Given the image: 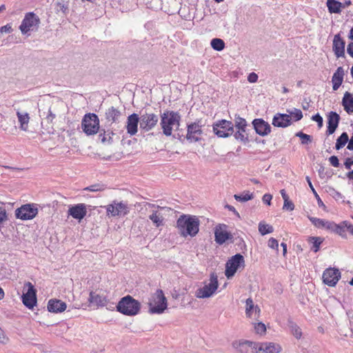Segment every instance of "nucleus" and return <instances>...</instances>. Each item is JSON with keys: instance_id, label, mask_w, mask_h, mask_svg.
Segmentation results:
<instances>
[{"instance_id": "obj_20", "label": "nucleus", "mask_w": 353, "mask_h": 353, "mask_svg": "<svg viewBox=\"0 0 353 353\" xmlns=\"http://www.w3.org/2000/svg\"><path fill=\"white\" fill-rule=\"evenodd\" d=\"M258 353H279L282 348L279 344L272 342H258Z\"/></svg>"}, {"instance_id": "obj_46", "label": "nucleus", "mask_w": 353, "mask_h": 353, "mask_svg": "<svg viewBox=\"0 0 353 353\" xmlns=\"http://www.w3.org/2000/svg\"><path fill=\"white\" fill-rule=\"evenodd\" d=\"M255 331L257 334H262L265 332L266 327L264 323H258L254 325Z\"/></svg>"}, {"instance_id": "obj_44", "label": "nucleus", "mask_w": 353, "mask_h": 353, "mask_svg": "<svg viewBox=\"0 0 353 353\" xmlns=\"http://www.w3.org/2000/svg\"><path fill=\"white\" fill-rule=\"evenodd\" d=\"M308 219L317 228H323L325 219H321L311 216H307Z\"/></svg>"}, {"instance_id": "obj_3", "label": "nucleus", "mask_w": 353, "mask_h": 353, "mask_svg": "<svg viewBox=\"0 0 353 353\" xmlns=\"http://www.w3.org/2000/svg\"><path fill=\"white\" fill-rule=\"evenodd\" d=\"M81 128L87 135H93L99 130V119L94 113L84 115L81 121Z\"/></svg>"}, {"instance_id": "obj_19", "label": "nucleus", "mask_w": 353, "mask_h": 353, "mask_svg": "<svg viewBox=\"0 0 353 353\" xmlns=\"http://www.w3.org/2000/svg\"><path fill=\"white\" fill-rule=\"evenodd\" d=\"M68 213L72 218L81 221L87 214L86 205L85 203L71 205L68 209Z\"/></svg>"}, {"instance_id": "obj_31", "label": "nucleus", "mask_w": 353, "mask_h": 353, "mask_svg": "<svg viewBox=\"0 0 353 353\" xmlns=\"http://www.w3.org/2000/svg\"><path fill=\"white\" fill-rule=\"evenodd\" d=\"M246 129L247 128H239L236 129V131L234 130V133L232 134L234 135V139L243 143H248L250 139L248 134L246 132Z\"/></svg>"}, {"instance_id": "obj_45", "label": "nucleus", "mask_w": 353, "mask_h": 353, "mask_svg": "<svg viewBox=\"0 0 353 353\" xmlns=\"http://www.w3.org/2000/svg\"><path fill=\"white\" fill-rule=\"evenodd\" d=\"M290 114V116L292 117L295 121L301 120L303 117L302 112L299 109L294 108Z\"/></svg>"}, {"instance_id": "obj_47", "label": "nucleus", "mask_w": 353, "mask_h": 353, "mask_svg": "<svg viewBox=\"0 0 353 353\" xmlns=\"http://www.w3.org/2000/svg\"><path fill=\"white\" fill-rule=\"evenodd\" d=\"M291 330H292V332L294 334V336L296 338V339H300L302 336V332H301V329L299 328V326H297L296 325H292L291 326Z\"/></svg>"}, {"instance_id": "obj_16", "label": "nucleus", "mask_w": 353, "mask_h": 353, "mask_svg": "<svg viewBox=\"0 0 353 353\" xmlns=\"http://www.w3.org/2000/svg\"><path fill=\"white\" fill-rule=\"evenodd\" d=\"M214 236L215 241L219 245H222L227 240L231 239L232 238L231 233L227 231V225L225 224H220L216 226L214 230Z\"/></svg>"}, {"instance_id": "obj_25", "label": "nucleus", "mask_w": 353, "mask_h": 353, "mask_svg": "<svg viewBox=\"0 0 353 353\" xmlns=\"http://www.w3.org/2000/svg\"><path fill=\"white\" fill-rule=\"evenodd\" d=\"M66 303L58 299H50L48 303V310L50 312H62L66 310Z\"/></svg>"}, {"instance_id": "obj_43", "label": "nucleus", "mask_w": 353, "mask_h": 353, "mask_svg": "<svg viewBox=\"0 0 353 353\" xmlns=\"http://www.w3.org/2000/svg\"><path fill=\"white\" fill-rule=\"evenodd\" d=\"M296 136L299 137L302 144H308L312 142V137L310 135L305 134L302 132H299L296 134Z\"/></svg>"}, {"instance_id": "obj_10", "label": "nucleus", "mask_w": 353, "mask_h": 353, "mask_svg": "<svg viewBox=\"0 0 353 353\" xmlns=\"http://www.w3.org/2000/svg\"><path fill=\"white\" fill-rule=\"evenodd\" d=\"M39 23V17L33 12H28L23 19L19 29L22 34H26L37 28Z\"/></svg>"}, {"instance_id": "obj_35", "label": "nucleus", "mask_w": 353, "mask_h": 353, "mask_svg": "<svg viewBox=\"0 0 353 353\" xmlns=\"http://www.w3.org/2000/svg\"><path fill=\"white\" fill-rule=\"evenodd\" d=\"M234 199L239 202H246L254 198L253 193L249 191H244L240 194H234Z\"/></svg>"}, {"instance_id": "obj_62", "label": "nucleus", "mask_w": 353, "mask_h": 353, "mask_svg": "<svg viewBox=\"0 0 353 353\" xmlns=\"http://www.w3.org/2000/svg\"><path fill=\"white\" fill-rule=\"evenodd\" d=\"M225 208H228L230 211L232 212L239 218H240V215H239V212L236 210V209L234 206L230 205H226Z\"/></svg>"}, {"instance_id": "obj_27", "label": "nucleus", "mask_w": 353, "mask_h": 353, "mask_svg": "<svg viewBox=\"0 0 353 353\" xmlns=\"http://www.w3.org/2000/svg\"><path fill=\"white\" fill-rule=\"evenodd\" d=\"M88 301L90 304L98 307L104 306L108 302L105 296L92 291L90 293Z\"/></svg>"}, {"instance_id": "obj_52", "label": "nucleus", "mask_w": 353, "mask_h": 353, "mask_svg": "<svg viewBox=\"0 0 353 353\" xmlns=\"http://www.w3.org/2000/svg\"><path fill=\"white\" fill-rule=\"evenodd\" d=\"M268 246L272 249H279V242L274 238H270L268 241Z\"/></svg>"}, {"instance_id": "obj_11", "label": "nucleus", "mask_w": 353, "mask_h": 353, "mask_svg": "<svg viewBox=\"0 0 353 353\" xmlns=\"http://www.w3.org/2000/svg\"><path fill=\"white\" fill-rule=\"evenodd\" d=\"M200 121H196L188 125L186 139L188 141L193 143L201 140L203 134Z\"/></svg>"}, {"instance_id": "obj_40", "label": "nucleus", "mask_w": 353, "mask_h": 353, "mask_svg": "<svg viewBox=\"0 0 353 353\" xmlns=\"http://www.w3.org/2000/svg\"><path fill=\"white\" fill-rule=\"evenodd\" d=\"M234 127H235L236 129L247 128L248 123L245 119L241 117L239 115L235 114Z\"/></svg>"}, {"instance_id": "obj_7", "label": "nucleus", "mask_w": 353, "mask_h": 353, "mask_svg": "<svg viewBox=\"0 0 353 353\" xmlns=\"http://www.w3.org/2000/svg\"><path fill=\"white\" fill-rule=\"evenodd\" d=\"M213 132L219 137L227 138L234 133V123L225 119L219 120L213 125Z\"/></svg>"}, {"instance_id": "obj_21", "label": "nucleus", "mask_w": 353, "mask_h": 353, "mask_svg": "<svg viewBox=\"0 0 353 353\" xmlns=\"http://www.w3.org/2000/svg\"><path fill=\"white\" fill-rule=\"evenodd\" d=\"M345 42L341 38L340 34L334 36L333 39V51L337 58L344 57Z\"/></svg>"}, {"instance_id": "obj_48", "label": "nucleus", "mask_w": 353, "mask_h": 353, "mask_svg": "<svg viewBox=\"0 0 353 353\" xmlns=\"http://www.w3.org/2000/svg\"><path fill=\"white\" fill-rule=\"evenodd\" d=\"M335 225H336V223L334 221L325 220L324 223H323V228L332 232L334 230V228L335 227Z\"/></svg>"}, {"instance_id": "obj_42", "label": "nucleus", "mask_w": 353, "mask_h": 353, "mask_svg": "<svg viewBox=\"0 0 353 353\" xmlns=\"http://www.w3.org/2000/svg\"><path fill=\"white\" fill-rule=\"evenodd\" d=\"M306 180H307V182L310 188V189L312 190V192L314 194L316 199H317V203H318V205L319 207H323L325 208V205L323 203V202L322 201V200L320 199L319 196L318 195V194L316 193L315 189L313 187V185L310 181V179L309 176H306Z\"/></svg>"}, {"instance_id": "obj_17", "label": "nucleus", "mask_w": 353, "mask_h": 353, "mask_svg": "<svg viewBox=\"0 0 353 353\" xmlns=\"http://www.w3.org/2000/svg\"><path fill=\"white\" fill-rule=\"evenodd\" d=\"M106 210L108 214H110L112 216H124L128 212L127 205L122 202H114L112 204L108 205L106 208Z\"/></svg>"}, {"instance_id": "obj_38", "label": "nucleus", "mask_w": 353, "mask_h": 353, "mask_svg": "<svg viewBox=\"0 0 353 353\" xmlns=\"http://www.w3.org/2000/svg\"><path fill=\"white\" fill-rule=\"evenodd\" d=\"M153 206V205H151L145 201H137L136 203L134 204V209L140 212L142 214H145V212L148 210V208Z\"/></svg>"}, {"instance_id": "obj_13", "label": "nucleus", "mask_w": 353, "mask_h": 353, "mask_svg": "<svg viewBox=\"0 0 353 353\" xmlns=\"http://www.w3.org/2000/svg\"><path fill=\"white\" fill-rule=\"evenodd\" d=\"M340 278L341 272L339 270L332 268H327L322 276L323 283L330 287L335 286Z\"/></svg>"}, {"instance_id": "obj_64", "label": "nucleus", "mask_w": 353, "mask_h": 353, "mask_svg": "<svg viewBox=\"0 0 353 353\" xmlns=\"http://www.w3.org/2000/svg\"><path fill=\"white\" fill-rule=\"evenodd\" d=\"M348 141L349 142H348L347 148L350 150H353V133H352V136L351 139Z\"/></svg>"}, {"instance_id": "obj_2", "label": "nucleus", "mask_w": 353, "mask_h": 353, "mask_svg": "<svg viewBox=\"0 0 353 353\" xmlns=\"http://www.w3.org/2000/svg\"><path fill=\"white\" fill-rule=\"evenodd\" d=\"M181 116L178 112L174 111H165L161 115V125L163 134L165 136H170L172 130L179 128L180 125Z\"/></svg>"}, {"instance_id": "obj_15", "label": "nucleus", "mask_w": 353, "mask_h": 353, "mask_svg": "<svg viewBox=\"0 0 353 353\" xmlns=\"http://www.w3.org/2000/svg\"><path fill=\"white\" fill-rule=\"evenodd\" d=\"M117 309L123 314L132 316V296L127 295L123 297L118 303Z\"/></svg>"}, {"instance_id": "obj_54", "label": "nucleus", "mask_w": 353, "mask_h": 353, "mask_svg": "<svg viewBox=\"0 0 353 353\" xmlns=\"http://www.w3.org/2000/svg\"><path fill=\"white\" fill-rule=\"evenodd\" d=\"M329 161L332 166L335 168H338L339 166V161L337 157L332 156L330 157Z\"/></svg>"}, {"instance_id": "obj_53", "label": "nucleus", "mask_w": 353, "mask_h": 353, "mask_svg": "<svg viewBox=\"0 0 353 353\" xmlns=\"http://www.w3.org/2000/svg\"><path fill=\"white\" fill-rule=\"evenodd\" d=\"M128 133L132 135V114H130L128 117V125H127Z\"/></svg>"}, {"instance_id": "obj_23", "label": "nucleus", "mask_w": 353, "mask_h": 353, "mask_svg": "<svg viewBox=\"0 0 353 353\" xmlns=\"http://www.w3.org/2000/svg\"><path fill=\"white\" fill-rule=\"evenodd\" d=\"M261 310L258 305L254 304L252 298H248L245 301V314L250 319H256L259 318Z\"/></svg>"}, {"instance_id": "obj_12", "label": "nucleus", "mask_w": 353, "mask_h": 353, "mask_svg": "<svg viewBox=\"0 0 353 353\" xmlns=\"http://www.w3.org/2000/svg\"><path fill=\"white\" fill-rule=\"evenodd\" d=\"M158 121V116L153 113L141 114L139 117L140 128L146 132L149 131L155 127Z\"/></svg>"}, {"instance_id": "obj_34", "label": "nucleus", "mask_w": 353, "mask_h": 353, "mask_svg": "<svg viewBox=\"0 0 353 353\" xmlns=\"http://www.w3.org/2000/svg\"><path fill=\"white\" fill-rule=\"evenodd\" d=\"M149 219L152 221L156 227H159L163 224V216L157 211H153L149 216Z\"/></svg>"}, {"instance_id": "obj_26", "label": "nucleus", "mask_w": 353, "mask_h": 353, "mask_svg": "<svg viewBox=\"0 0 353 353\" xmlns=\"http://www.w3.org/2000/svg\"><path fill=\"white\" fill-rule=\"evenodd\" d=\"M344 76V70L342 67H339L336 72L334 73L332 82V88L334 90H337L343 81Z\"/></svg>"}, {"instance_id": "obj_37", "label": "nucleus", "mask_w": 353, "mask_h": 353, "mask_svg": "<svg viewBox=\"0 0 353 353\" xmlns=\"http://www.w3.org/2000/svg\"><path fill=\"white\" fill-rule=\"evenodd\" d=\"M259 231L261 235H265L268 234L272 233L274 228L272 225L265 223L263 221H261L259 223Z\"/></svg>"}, {"instance_id": "obj_50", "label": "nucleus", "mask_w": 353, "mask_h": 353, "mask_svg": "<svg viewBox=\"0 0 353 353\" xmlns=\"http://www.w3.org/2000/svg\"><path fill=\"white\" fill-rule=\"evenodd\" d=\"M283 209L289 211H292L294 209V205L292 203V201H290V199H288L284 201Z\"/></svg>"}, {"instance_id": "obj_14", "label": "nucleus", "mask_w": 353, "mask_h": 353, "mask_svg": "<svg viewBox=\"0 0 353 353\" xmlns=\"http://www.w3.org/2000/svg\"><path fill=\"white\" fill-rule=\"evenodd\" d=\"M234 347L241 353H258V342L241 341L233 343Z\"/></svg>"}, {"instance_id": "obj_36", "label": "nucleus", "mask_w": 353, "mask_h": 353, "mask_svg": "<svg viewBox=\"0 0 353 353\" xmlns=\"http://www.w3.org/2000/svg\"><path fill=\"white\" fill-rule=\"evenodd\" d=\"M349 137L346 132H343L341 136L336 139L335 148L339 150L345 145L348 142Z\"/></svg>"}, {"instance_id": "obj_29", "label": "nucleus", "mask_w": 353, "mask_h": 353, "mask_svg": "<svg viewBox=\"0 0 353 353\" xmlns=\"http://www.w3.org/2000/svg\"><path fill=\"white\" fill-rule=\"evenodd\" d=\"M17 116L18 118V121L20 124V129L23 131H27L28 128V123L30 121V117L28 113L27 112H21L20 111H17Z\"/></svg>"}, {"instance_id": "obj_41", "label": "nucleus", "mask_w": 353, "mask_h": 353, "mask_svg": "<svg viewBox=\"0 0 353 353\" xmlns=\"http://www.w3.org/2000/svg\"><path fill=\"white\" fill-rule=\"evenodd\" d=\"M309 242L312 243L313 244L311 250L314 252H317L320 249V245L322 243L323 240L321 237L310 236L309 238Z\"/></svg>"}, {"instance_id": "obj_30", "label": "nucleus", "mask_w": 353, "mask_h": 353, "mask_svg": "<svg viewBox=\"0 0 353 353\" xmlns=\"http://www.w3.org/2000/svg\"><path fill=\"white\" fill-rule=\"evenodd\" d=\"M347 227L348 221H343L339 224L336 223L332 232L337 234L343 239H347L346 231L347 230Z\"/></svg>"}, {"instance_id": "obj_58", "label": "nucleus", "mask_w": 353, "mask_h": 353, "mask_svg": "<svg viewBox=\"0 0 353 353\" xmlns=\"http://www.w3.org/2000/svg\"><path fill=\"white\" fill-rule=\"evenodd\" d=\"M258 80V75L254 72H251L248 77V81L250 83H255Z\"/></svg>"}, {"instance_id": "obj_49", "label": "nucleus", "mask_w": 353, "mask_h": 353, "mask_svg": "<svg viewBox=\"0 0 353 353\" xmlns=\"http://www.w3.org/2000/svg\"><path fill=\"white\" fill-rule=\"evenodd\" d=\"M103 189H104L103 188V185H100V184L92 185L85 188V190H88V191H90V192L101 191Z\"/></svg>"}, {"instance_id": "obj_55", "label": "nucleus", "mask_w": 353, "mask_h": 353, "mask_svg": "<svg viewBox=\"0 0 353 353\" xmlns=\"http://www.w3.org/2000/svg\"><path fill=\"white\" fill-rule=\"evenodd\" d=\"M139 123V117L134 113V135L137 132L138 123Z\"/></svg>"}, {"instance_id": "obj_9", "label": "nucleus", "mask_w": 353, "mask_h": 353, "mask_svg": "<svg viewBox=\"0 0 353 353\" xmlns=\"http://www.w3.org/2000/svg\"><path fill=\"white\" fill-rule=\"evenodd\" d=\"M23 290H26L22 295L23 303L29 309H32L37 303V291L30 282L24 284Z\"/></svg>"}, {"instance_id": "obj_8", "label": "nucleus", "mask_w": 353, "mask_h": 353, "mask_svg": "<svg viewBox=\"0 0 353 353\" xmlns=\"http://www.w3.org/2000/svg\"><path fill=\"white\" fill-rule=\"evenodd\" d=\"M38 214L37 205L28 203L22 205L15 210V216L17 219L26 221L34 219Z\"/></svg>"}, {"instance_id": "obj_33", "label": "nucleus", "mask_w": 353, "mask_h": 353, "mask_svg": "<svg viewBox=\"0 0 353 353\" xmlns=\"http://www.w3.org/2000/svg\"><path fill=\"white\" fill-rule=\"evenodd\" d=\"M120 112L114 107L108 108L105 112V119L108 122H115L120 117Z\"/></svg>"}, {"instance_id": "obj_63", "label": "nucleus", "mask_w": 353, "mask_h": 353, "mask_svg": "<svg viewBox=\"0 0 353 353\" xmlns=\"http://www.w3.org/2000/svg\"><path fill=\"white\" fill-rule=\"evenodd\" d=\"M139 307H140L139 303L137 301H136L135 299H134V315H135L138 312Z\"/></svg>"}, {"instance_id": "obj_59", "label": "nucleus", "mask_w": 353, "mask_h": 353, "mask_svg": "<svg viewBox=\"0 0 353 353\" xmlns=\"http://www.w3.org/2000/svg\"><path fill=\"white\" fill-rule=\"evenodd\" d=\"M272 199V196L270 194H265L263 196V201L264 203H266L268 204V205H270L271 204V200Z\"/></svg>"}, {"instance_id": "obj_4", "label": "nucleus", "mask_w": 353, "mask_h": 353, "mask_svg": "<svg viewBox=\"0 0 353 353\" xmlns=\"http://www.w3.org/2000/svg\"><path fill=\"white\" fill-rule=\"evenodd\" d=\"M151 314H162L167 308V299L161 290H157L149 303Z\"/></svg>"}, {"instance_id": "obj_1", "label": "nucleus", "mask_w": 353, "mask_h": 353, "mask_svg": "<svg viewBox=\"0 0 353 353\" xmlns=\"http://www.w3.org/2000/svg\"><path fill=\"white\" fill-rule=\"evenodd\" d=\"M199 225L198 217L190 214H182L176 221V228L183 237L195 236L199 231Z\"/></svg>"}, {"instance_id": "obj_51", "label": "nucleus", "mask_w": 353, "mask_h": 353, "mask_svg": "<svg viewBox=\"0 0 353 353\" xmlns=\"http://www.w3.org/2000/svg\"><path fill=\"white\" fill-rule=\"evenodd\" d=\"M312 119L317 123L318 127L319 128H322L323 120V117L319 113L313 115Z\"/></svg>"}, {"instance_id": "obj_5", "label": "nucleus", "mask_w": 353, "mask_h": 353, "mask_svg": "<svg viewBox=\"0 0 353 353\" xmlns=\"http://www.w3.org/2000/svg\"><path fill=\"white\" fill-rule=\"evenodd\" d=\"M219 286L218 278L216 274L212 273L210 277V282L205 284L203 288L196 290L195 296L199 299L209 298L212 296Z\"/></svg>"}, {"instance_id": "obj_61", "label": "nucleus", "mask_w": 353, "mask_h": 353, "mask_svg": "<svg viewBox=\"0 0 353 353\" xmlns=\"http://www.w3.org/2000/svg\"><path fill=\"white\" fill-rule=\"evenodd\" d=\"M353 165V160L350 158L346 159L344 165L347 170H350L351 166Z\"/></svg>"}, {"instance_id": "obj_18", "label": "nucleus", "mask_w": 353, "mask_h": 353, "mask_svg": "<svg viewBox=\"0 0 353 353\" xmlns=\"http://www.w3.org/2000/svg\"><path fill=\"white\" fill-rule=\"evenodd\" d=\"M252 125L256 133L260 136L265 137L270 133L271 126L263 119H255L252 121Z\"/></svg>"}, {"instance_id": "obj_56", "label": "nucleus", "mask_w": 353, "mask_h": 353, "mask_svg": "<svg viewBox=\"0 0 353 353\" xmlns=\"http://www.w3.org/2000/svg\"><path fill=\"white\" fill-rule=\"evenodd\" d=\"M7 219L6 211L4 208L0 207V225Z\"/></svg>"}, {"instance_id": "obj_24", "label": "nucleus", "mask_w": 353, "mask_h": 353, "mask_svg": "<svg viewBox=\"0 0 353 353\" xmlns=\"http://www.w3.org/2000/svg\"><path fill=\"white\" fill-rule=\"evenodd\" d=\"M340 121V116L335 112H330L327 116V134H332L338 128Z\"/></svg>"}, {"instance_id": "obj_39", "label": "nucleus", "mask_w": 353, "mask_h": 353, "mask_svg": "<svg viewBox=\"0 0 353 353\" xmlns=\"http://www.w3.org/2000/svg\"><path fill=\"white\" fill-rule=\"evenodd\" d=\"M212 48L216 51H221L225 48V43L221 39L214 38L211 40Z\"/></svg>"}, {"instance_id": "obj_60", "label": "nucleus", "mask_w": 353, "mask_h": 353, "mask_svg": "<svg viewBox=\"0 0 353 353\" xmlns=\"http://www.w3.org/2000/svg\"><path fill=\"white\" fill-rule=\"evenodd\" d=\"M56 115L52 112L50 110L48 111V114L46 117V119L49 123H52L53 120L55 119Z\"/></svg>"}, {"instance_id": "obj_57", "label": "nucleus", "mask_w": 353, "mask_h": 353, "mask_svg": "<svg viewBox=\"0 0 353 353\" xmlns=\"http://www.w3.org/2000/svg\"><path fill=\"white\" fill-rule=\"evenodd\" d=\"M12 31V26L9 24L0 28V34L3 32L10 33Z\"/></svg>"}, {"instance_id": "obj_6", "label": "nucleus", "mask_w": 353, "mask_h": 353, "mask_svg": "<svg viewBox=\"0 0 353 353\" xmlns=\"http://www.w3.org/2000/svg\"><path fill=\"white\" fill-rule=\"evenodd\" d=\"M245 266L244 257L241 254H236L232 256L225 264V275L228 279L232 278L236 271Z\"/></svg>"}, {"instance_id": "obj_28", "label": "nucleus", "mask_w": 353, "mask_h": 353, "mask_svg": "<svg viewBox=\"0 0 353 353\" xmlns=\"http://www.w3.org/2000/svg\"><path fill=\"white\" fill-rule=\"evenodd\" d=\"M342 105L347 113H353V95L351 93L346 92L344 94Z\"/></svg>"}, {"instance_id": "obj_32", "label": "nucleus", "mask_w": 353, "mask_h": 353, "mask_svg": "<svg viewBox=\"0 0 353 353\" xmlns=\"http://www.w3.org/2000/svg\"><path fill=\"white\" fill-rule=\"evenodd\" d=\"M326 5L330 13H340L341 8H344L341 2L336 0H327Z\"/></svg>"}, {"instance_id": "obj_22", "label": "nucleus", "mask_w": 353, "mask_h": 353, "mask_svg": "<svg viewBox=\"0 0 353 353\" xmlns=\"http://www.w3.org/2000/svg\"><path fill=\"white\" fill-rule=\"evenodd\" d=\"M292 117L287 114H276L272 119V125L278 128H286L291 125Z\"/></svg>"}]
</instances>
